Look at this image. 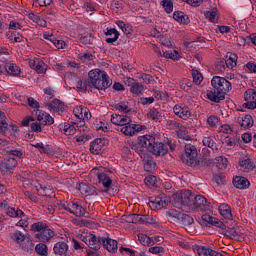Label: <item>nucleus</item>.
<instances>
[{
	"mask_svg": "<svg viewBox=\"0 0 256 256\" xmlns=\"http://www.w3.org/2000/svg\"><path fill=\"white\" fill-rule=\"evenodd\" d=\"M213 90L208 91L207 98L214 103H220L225 99V94L229 93L233 87L231 82L221 76H214L211 81Z\"/></svg>",
	"mask_w": 256,
	"mask_h": 256,
	"instance_id": "nucleus-1",
	"label": "nucleus"
},
{
	"mask_svg": "<svg viewBox=\"0 0 256 256\" xmlns=\"http://www.w3.org/2000/svg\"><path fill=\"white\" fill-rule=\"evenodd\" d=\"M86 81L89 83L90 89H93L94 87V89H98L99 91L109 89L113 83L111 79H109L107 72L99 69L91 70L88 73V79Z\"/></svg>",
	"mask_w": 256,
	"mask_h": 256,
	"instance_id": "nucleus-2",
	"label": "nucleus"
},
{
	"mask_svg": "<svg viewBox=\"0 0 256 256\" xmlns=\"http://www.w3.org/2000/svg\"><path fill=\"white\" fill-rule=\"evenodd\" d=\"M30 231L36 233L34 239L40 243H49L55 237V230L51 229L45 222H36L30 226Z\"/></svg>",
	"mask_w": 256,
	"mask_h": 256,
	"instance_id": "nucleus-3",
	"label": "nucleus"
},
{
	"mask_svg": "<svg viewBox=\"0 0 256 256\" xmlns=\"http://www.w3.org/2000/svg\"><path fill=\"white\" fill-rule=\"evenodd\" d=\"M140 141L142 145H145V147H147L150 153H153V155H156L158 157L167 155V152L169 151L167 145H165L163 142H156L155 137L151 135L140 136Z\"/></svg>",
	"mask_w": 256,
	"mask_h": 256,
	"instance_id": "nucleus-4",
	"label": "nucleus"
},
{
	"mask_svg": "<svg viewBox=\"0 0 256 256\" xmlns=\"http://www.w3.org/2000/svg\"><path fill=\"white\" fill-rule=\"evenodd\" d=\"M195 199V194L190 190H180L174 195V207L181 209L182 211H191V205Z\"/></svg>",
	"mask_w": 256,
	"mask_h": 256,
	"instance_id": "nucleus-5",
	"label": "nucleus"
},
{
	"mask_svg": "<svg viewBox=\"0 0 256 256\" xmlns=\"http://www.w3.org/2000/svg\"><path fill=\"white\" fill-rule=\"evenodd\" d=\"M59 209H64V211H68L71 215H75V217H85V208L79 204L77 201L65 202L62 201L59 204Z\"/></svg>",
	"mask_w": 256,
	"mask_h": 256,
	"instance_id": "nucleus-6",
	"label": "nucleus"
},
{
	"mask_svg": "<svg viewBox=\"0 0 256 256\" xmlns=\"http://www.w3.org/2000/svg\"><path fill=\"white\" fill-rule=\"evenodd\" d=\"M185 153L182 155V161L189 167H197L199 161H197V147L193 144H186L184 147Z\"/></svg>",
	"mask_w": 256,
	"mask_h": 256,
	"instance_id": "nucleus-7",
	"label": "nucleus"
},
{
	"mask_svg": "<svg viewBox=\"0 0 256 256\" xmlns=\"http://www.w3.org/2000/svg\"><path fill=\"white\" fill-rule=\"evenodd\" d=\"M82 241L87 245V247H89V249H94L95 251H99L102 243H105V239L103 237L96 236L91 233L86 236H82Z\"/></svg>",
	"mask_w": 256,
	"mask_h": 256,
	"instance_id": "nucleus-8",
	"label": "nucleus"
},
{
	"mask_svg": "<svg viewBox=\"0 0 256 256\" xmlns=\"http://www.w3.org/2000/svg\"><path fill=\"white\" fill-rule=\"evenodd\" d=\"M209 202L207 198L202 195H196L192 199V204L190 206V211H201L202 213H207L209 211Z\"/></svg>",
	"mask_w": 256,
	"mask_h": 256,
	"instance_id": "nucleus-9",
	"label": "nucleus"
},
{
	"mask_svg": "<svg viewBox=\"0 0 256 256\" xmlns=\"http://www.w3.org/2000/svg\"><path fill=\"white\" fill-rule=\"evenodd\" d=\"M152 211H159L163 207H167V196L165 194H159L158 196H151L148 203Z\"/></svg>",
	"mask_w": 256,
	"mask_h": 256,
	"instance_id": "nucleus-10",
	"label": "nucleus"
},
{
	"mask_svg": "<svg viewBox=\"0 0 256 256\" xmlns=\"http://www.w3.org/2000/svg\"><path fill=\"white\" fill-rule=\"evenodd\" d=\"M145 129V126L139 125V124H129L124 125L122 128H120V133H123L126 137H133L134 135H137V133H141Z\"/></svg>",
	"mask_w": 256,
	"mask_h": 256,
	"instance_id": "nucleus-11",
	"label": "nucleus"
},
{
	"mask_svg": "<svg viewBox=\"0 0 256 256\" xmlns=\"http://www.w3.org/2000/svg\"><path fill=\"white\" fill-rule=\"evenodd\" d=\"M244 100L246 101L243 104L245 109H256V89L250 88L244 93Z\"/></svg>",
	"mask_w": 256,
	"mask_h": 256,
	"instance_id": "nucleus-12",
	"label": "nucleus"
},
{
	"mask_svg": "<svg viewBox=\"0 0 256 256\" xmlns=\"http://www.w3.org/2000/svg\"><path fill=\"white\" fill-rule=\"evenodd\" d=\"M73 114L79 119L80 123H85V121H89V119H91V111L83 105L76 106L73 109Z\"/></svg>",
	"mask_w": 256,
	"mask_h": 256,
	"instance_id": "nucleus-13",
	"label": "nucleus"
},
{
	"mask_svg": "<svg viewBox=\"0 0 256 256\" xmlns=\"http://www.w3.org/2000/svg\"><path fill=\"white\" fill-rule=\"evenodd\" d=\"M107 145V140L105 138L95 139L90 143V153L93 155H99Z\"/></svg>",
	"mask_w": 256,
	"mask_h": 256,
	"instance_id": "nucleus-14",
	"label": "nucleus"
},
{
	"mask_svg": "<svg viewBox=\"0 0 256 256\" xmlns=\"http://www.w3.org/2000/svg\"><path fill=\"white\" fill-rule=\"evenodd\" d=\"M174 114L180 119L187 121L191 117V110L186 105L176 104L173 108Z\"/></svg>",
	"mask_w": 256,
	"mask_h": 256,
	"instance_id": "nucleus-15",
	"label": "nucleus"
},
{
	"mask_svg": "<svg viewBox=\"0 0 256 256\" xmlns=\"http://www.w3.org/2000/svg\"><path fill=\"white\" fill-rule=\"evenodd\" d=\"M97 177L99 183L104 187L105 192L107 193V191L111 189V185H113V180L111 179V176H109V173L107 172H98Z\"/></svg>",
	"mask_w": 256,
	"mask_h": 256,
	"instance_id": "nucleus-16",
	"label": "nucleus"
},
{
	"mask_svg": "<svg viewBox=\"0 0 256 256\" xmlns=\"http://www.w3.org/2000/svg\"><path fill=\"white\" fill-rule=\"evenodd\" d=\"M132 121L131 117L127 115L115 114L111 116V123H113V125H118L119 127H125V125L132 123Z\"/></svg>",
	"mask_w": 256,
	"mask_h": 256,
	"instance_id": "nucleus-17",
	"label": "nucleus"
},
{
	"mask_svg": "<svg viewBox=\"0 0 256 256\" xmlns=\"http://www.w3.org/2000/svg\"><path fill=\"white\" fill-rule=\"evenodd\" d=\"M237 122L243 129H251L253 127V117L249 114H241L237 118Z\"/></svg>",
	"mask_w": 256,
	"mask_h": 256,
	"instance_id": "nucleus-18",
	"label": "nucleus"
},
{
	"mask_svg": "<svg viewBox=\"0 0 256 256\" xmlns=\"http://www.w3.org/2000/svg\"><path fill=\"white\" fill-rule=\"evenodd\" d=\"M53 252L58 256H67L69 253V245L67 242H57L54 244Z\"/></svg>",
	"mask_w": 256,
	"mask_h": 256,
	"instance_id": "nucleus-19",
	"label": "nucleus"
},
{
	"mask_svg": "<svg viewBox=\"0 0 256 256\" xmlns=\"http://www.w3.org/2000/svg\"><path fill=\"white\" fill-rule=\"evenodd\" d=\"M78 190L80 191L81 195H84V197H91L93 195H97V190L95 189V187L85 183H80L78 186Z\"/></svg>",
	"mask_w": 256,
	"mask_h": 256,
	"instance_id": "nucleus-20",
	"label": "nucleus"
},
{
	"mask_svg": "<svg viewBox=\"0 0 256 256\" xmlns=\"http://www.w3.org/2000/svg\"><path fill=\"white\" fill-rule=\"evenodd\" d=\"M233 185L236 187V189H249L251 183L243 176H235L233 178Z\"/></svg>",
	"mask_w": 256,
	"mask_h": 256,
	"instance_id": "nucleus-21",
	"label": "nucleus"
},
{
	"mask_svg": "<svg viewBox=\"0 0 256 256\" xmlns=\"http://www.w3.org/2000/svg\"><path fill=\"white\" fill-rule=\"evenodd\" d=\"M102 239H104V242H102L104 249H106L110 253H115L117 251V240L111 239L109 237H102Z\"/></svg>",
	"mask_w": 256,
	"mask_h": 256,
	"instance_id": "nucleus-22",
	"label": "nucleus"
},
{
	"mask_svg": "<svg viewBox=\"0 0 256 256\" xmlns=\"http://www.w3.org/2000/svg\"><path fill=\"white\" fill-rule=\"evenodd\" d=\"M4 73L12 75V77H19L21 75V68L17 64L6 63L4 66Z\"/></svg>",
	"mask_w": 256,
	"mask_h": 256,
	"instance_id": "nucleus-23",
	"label": "nucleus"
},
{
	"mask_svg": "<svg viewBox=\"0 0 256 256\" xmlns=\"http://www.w3.org/2000/svg\"><path fill=\"white\" fill-rule=\"evenodd\" d=\"M138 239L141 243V245H144V247H153L157 241H159V238L157 237H149L145 234H139Z\"/></svg>",
	"mask_w": 256,
	"mask_h": 256,
	"instance_id": "nucleus-24",
	"label": "nucleus"
},
{
	"mask_svg": "<svg viewBox=\"0 0 256 256\" xmlns=\"http://www.w3.org/2000/svg\"><path fill=\"white\" fill-rule=\"evenodd\" d=\"M139 143L138 144H133L131 149L132 151H135V153H137L140 157V159H143V157H145L148 153V149L147 146L143 145V143L141 142V137L138 138Z\"/></svg>",
	"mask_w": 256,
	"mask_h": 256,
	"instance_id": "nucleus-25",
	"label": "nucleus"
},
{
	"mask_svg": "<svg viewBox=\"0 0 256 256\" xmlns=\"http://www.w3.org/2000/svg\"><path fill=\"white\" fill-rule=\"evenodd\" d=\"M182 215H183V213L179 212L176 209H169L166 211V217H168V221H170V223L181 222Z\"/></svg>",
	"mask_w": 256,
	"mask_h": 256,
	"instance_id": "nucleus-26",
	"label": "nucleus"
},
{
	"mask_svg": "<svg viewBox=\"0 0 256 256\" xmlns=\"http://www.w3.org/2000/svg\"><path fill=\"white\" fill-rule=\"evenodd\" d=\"M225 235L226 237H229V239H234V241H241V239L244 238L243 233L239 232L235 227L227 228Z\"/></svg>",
	"mask_w": 256,
	"mask_h": 256,
	"instance_id": "nucleus-27",
	"label": "nucleus"
},
{
	"mask_svg": "<svg viewBox=\"0 0 256 256\" xmlns=\"http://www.w3.org/2000/svg\"><path fill=\"white\" fill-rule=\"evenodd\" d=\"M133 79H129L130 84V93L132 95H143V91L145 90V86L139 82H133Z\"/></svg>",
	"mask_w": 256,
	"mask_h": 256,
	"instance_id": "nucleus-28",
	"label": "nucleus"
},
{
	"mask_svg": "<svg viewBox=\"0 0 256 256\" xmlns=\"http://www.w3.org/2000/svg\"><path fill=\"white\" fill-rule=\"evenodd\" d=\"M144 163V169L151 173V171H155V167H157V163H155V160H153V157L149 156L147 154L146 156H143L141 158Z\"/></svg>",
	"mask_w": 256,
	"mask_h": 256,
	"instance_id": "nucleus-29",
	"label": "nucleus"
},
{
	"mask_svg": "<svg viewBox=\"0 0 256 256\" xmlns=\"http://www.w3.org/2000/svg\"><path fill=\"white\" fill-rule=\"evenodd\" d=\"M46 107H48L50 111H55L56 113H59V111H64L65 104L59 99H54L52 102L47 103Z\"/></svg>",
	"mask_w": 256,
	"mask_h": 256,
	"instance_id": "nucleus-30",
	"label": "nucleus"
},
{
	"mask_svg": "<svg viewBox=\"0 0 256 256\" xmlns=\"http://www.w3.org/2000/svg\"><path fill=\"white\" fill-rule=\"evenodd\" d=\"M218 211L224 219H228L229 221L233 219V213L231 212V206H229V204H221L218 207Z\"/></svg>",
	"mask_w": 256,
	"mask_h": 256,
	"instance_id": "nucleus-31",
	"label": "nucleus"
},
{
	"mask_svg": "<svg viewBox=\"0 0 256 256\" xmlns=\"http://www.w3.org/2000/svg\"><path fill=\"white\" fill-rule=\"evenodd\" d=\"M239 165L243 171L249 173V171H253L255 169V162L251 160V158H245L239 161Z\"/></svg>",
	"mask_w": 256,
	"mask_h": 256,
	"instance_id": "nucleus-32",
	"label": "nucleus"
},
{
	"mask_svg": "<svg viewBox=\"0 0 256 256\" xmlns=\"http://www.w3.org/2000/svg\"><path fill=\"white\" fill-rule=\"evenodd\" d=\"M173 19L178 23H183V25H189V23H191L189 16L184 14L182 11H175L173 13Z\"/></svg>",
	"mask_w": 256,
	"mask_h": 256,
	"instance_id": "nucleus-33",
	"label": "nucleus"
},
{
	"mask_svg": "<svg viewBox=\"0 0 256 256\" xmlns=\"http://www.w3.org/2000/svg\"><path fill=\"white\" fill-rule=\"evenodd\" d=\"M6 37L11 43H21L23 41V35L17 31L6 32Z\"/></svg>",
	"mask_w": 256,
	"mask_h": 256,
	"instance_id": "nucleus-34",
	"label": "nucleus"
},
{
	"mask_svg": "<svg viewBox=\"0 0 256 256\" xmlns=\"http://www.w3.org/2000/svg\"><path fill=\"white\" fill-rule=\"evenodd\" d=\"M194 251L197 253L198 256H211V252H213V249L207 247V246H194Z\"/></svg>",
	"mask_w": 256,
	"mask_h": 256,
	"instance_id": "nucleus-35",
	"label": "nucleus"
},
{
	"mask_svg": "<svg viewBox=\"0 0 256 256\" xmlns=\"http://www.w3.org/2000/svg\"><path fill=\"white\" fill-rule=\"evenodd\" d=\"M194 251L197 253L198 256H211V252H213V249L207 247V246H194Z\"/></svg>",
	"mask_w": 256,
	"mask_h": 256,
	"instance_id": "nucleus-36",
	"label": "nucleus"
},
{
	"mask_svg": "<svg viewBox=\"0 0 256 256\" xmlns=\"http://www.w3.org/2000/svg\"><path fill=\"white\" fill-rule=\"evenodd\" d=\"M60 129L63 131L64 135L67 136L75 135L77 133V128H75V125L69 123L62 124Z\"/></svg>",
	"mask_w": 256,
	"mask_h": 256,
	"instance_id": "nucleus-37",
	"label": "nucleus"
},
{
	"mask_svg": "<svg viewBox=\"0 0 256 256\" xmlns=\"http://www.w3.org/2000/svg\"><path fill=\"white\" fill-rule=\"evenodd\" d=\"M10 239L18 245H21L23 241H25V234L19 230H15L13 233H10Z\"/></svg>",
	"mask_w": 256,
	"mask_h": 256,
	"instance_id": "nucleus-38",
	"label": "nucleus"
},
{
	"mask_svg": "<svg viewBox=\"0 0 256 256\" xmlns=\"http://www.w3.org/2000/svg\"><path fill=\"white\" fill-rule=\"evenodd\" d=\"M105 35L110 36L109 38H106V43H115V41H117V39H119V31H117V29L115 28H108L107 32H105ZM112 35H114V37H111Z\"/></svg>",
	"mask_w": 256,
	"mask_h": 256,
	"instance_id": "nucleus-39",
	"label": "nucleus"
},
{
	"mask_svg": "<svg viewBox=\"0 0 256 256\" xmlns=\"http://www.w3.org/2000/svg\"><path fill=\"white\" fill-rule=\"evenodd\" d=\"M6 215L12 218H21V217H25V212L22 211L21 209L15 210V208L9 207L6 209Z\"/></svg>",
	"mask_w": 256,
	"mask_h": 256,
	"instance_id": "nucleus-40",
	"label": "nucleus"
},
{
	"mask_svg": "<svg viewBox=\"0 0 256 256\" xmlns=\"http://www.w3.org/2000/svg\"><path fill=\"white\" fill-rule=\"evenodd\" d=\"M204 147H209L212 151H217V143L211 136H205L202 140Z\"/></svg>",
	"mask_w": 256,
	"mask_h": 256,
	"instance_id": "nucleus-41",
	"label": "nucleus"
},
{
	"mask_svg": "<svg viewBox=\"0 0 256 256\" xmlns=\"http://www.w3.org/2000/svg\"><path fill=\"white\" fill-rule=\"evenodd\" d=\"M3 167L10 170L14 169V167H17V159L8 157L2 164H0V169H3Z\"/></svg>",
	"mask_w": 256,
	"mask_h": 256,
	"instance_id": "nucleus-42",
	"label": "nucleus"
},
{
	"mask_svg": "<svg viewBox=\"0 0 256 256\" xmlns=\"http://www.w3.org/2000/svg\"><path fill=\"white\" fill-rule=\"evenodd\" d=\"M116 25L123 31L124 35H131L133 33V27L129 24H125L123 21H117Z\"/></svg>",
	"mask_w": 256,
	"mask_h": 256,
	"instance_id": "nucleus-43",
	"label": "nucleus"
},
{
	"mask_svg": "<svg viewBox=\"0 0 256 256\" xmlns=\"http://www.w3.org/2000/svg\"><path fill=\"white\" fill-rule=\"evenodd\" d=\"M153 97L158 101H167L169 99V93L167 91L153 90Z\"/></svg>",
	"mask_w": 256,
	"mask_h": 256,
	"instance_id": "nucleus-44",
	"label": "nucleus"
},
{
	"mask_svg": "<svg viewBox=\"0 0 256 256\" xmlns=\"http://www.w3.org/2000/svg\"><path fill=\"white\" fill-rule=\"evenodd\" d=\"M205 17L206 19H208L209 21H211V23H217L219 16H217V8H213L210 11H207L205 13Z\"/></svg>",
	"mask_w": 256,
	"mask_h": 256,
	"instance_id": "nucleus-45",
	"label": "nucleus"
},
{
	"mask_svg": "<svg viewBox=\"0 0 256 256\" xmlns=\"http://www.w3.org/2000/svg\"><path fill=\"white\" fill-rule=\"evenodd\" d=\"M176 133L180 139H185V141L191 140V136L187 135V127L183 126V124L176 130Z\"/></svg>",
	"mask_w": 256,
	"mask_h": 256,
	"instance_id": "nucleus-46",
	"label": "nucleus"
},
{
	"mask_svg": "<svg viewBox=\"0 0 256 256\" xmlns=\"http://www.w3.org/2000/svg\"><path fill=\"white\" fill-rule=\"evenodd\" d=\"M35 251L38 255L47 256L49 249L45 245V242H42L35 246Z\"/></svg>",
	"mask_w": 256,
	"mask_h": 256,
	"instance_id": "nucleus-47",
	"label": "nucleus"
},
{
	"mask_svg": "<svg viewBox=\"0 0 256 256\" xmlns=\"http://www.w3.org/2000/svg\"><path fill=\"white\" fill-rule=\"evenodd\" d=\"M237 59H238L237 54L231 53L229 55V58L224 63H226V66L229 69H233V67H237Z\"/></svg>",
	"mask_w": 256,
	"mask_h": 256,
	"instance_id": "nucleus-48",
	"label": "nucleus"
},
{
	"mask_svg": "<svg viewBox=\"0 0 256 256\" xmlns=\"http://www.w3.org/2000/svg\"><path fill=\"white\" fill-rule=\"evenodd\" d=\"M180 221L182 225H184V227H189L190 225H193V223H195V220L189 214H182V216L180 217Z\"/></svg>",
	"mask_w": 256,
	"mask_h": 256,
	"instance_id": "nucleus-49",
	"label": "nucleus"
},
{
	"mask_svg": "<svg viewBox=\"0 0 256 256\" xmlns=\"http://www.w3.org/2000/svg\"><path fill=\"white\" fill-rule=\"evenodd\" d=\"M179 85H180V89H182L183 91H186V93H189V91H191V87H193V82L185 78L180 81Z\"/></svg>",
	"mask_w": 256,
	"mask_h": 256,
	"instance_id": "nucleus-50",
	"label": "nucleus"
},
{
	"mask_svg": "<svg viewBox=\"0 0 256 256\" xmlns=\"http://www.w3.org/2000/svg\"><path fill=\"white\" fill-rule=\"evenodd\" d=\"M77 89L81 91L82 93H85L86 91H90L91 87L89 85V82L87 80H79L76 84Z\"/></svg>",
	"mask_w": 256,
	"mask_h": 256,
	"instance_id": "nucleus-51",
	"label": "nucleus"
},
{
	"mask_svg": "<svg viewBox=\"0 0 256 256\" xmlns=\"http://www.w3.org/2000/svg\"><path fill=\"white\" fill-rule=\"evenodd\" d=\"M192 78L195 85H201L203 82V74L199 70H192Z\"/></svg>",
	"mask_w": 256,
	"mask_h": 256,
	"instance_id": "nucleus-52",
	"label": "nucleus"
},
{
	"mask_svg": "<svg viewBox=\"0 0 256 256\" xmlns=\"http://www.w3.org/2000/svg\"><path fill=\"white\" fill-rule=\"evenodd\" d=\"M163 57H165L166 59H173V61H177L179 60V52H177V50L165 51L163 53Z\"/></svg>",
	"mask_w": 256,
	"mask_h": 256,
	"instance_id": "nucleus-53",
	"label": "nucleus"
},
{
	"mask_svg": "<svg viewBox=\"0 0 256 256\" xmlns=\"http://www.w3.org/2000/svg\"><path fill=\"white\" fill-rule=\"evenodd\" d=\"M148 118L152 119L153 121H159V119H161V112L158 111L155 108H152L149 112H148Z\"/></svg>",
	"mask_w": 256,
	"mask_h": 256,
	"instance_id": "nucleus-54",
	"label": "nucleus"
},
{
	"mask_svg": "<svg viewBox=\"0 0 256 256\" xmlns=\"http://www.w3.org/2000/svg\"><path fill=\"white\" fill-rule=\"evenodd\" d=\"M215 159L220 169H227V166L229 165V161L227 160V158L223 156H218Z\"/></svg>",
	"mask_w": 256,
	"mask_h": 256,
	"instance_id": "nucleus-55",
	"label": "nucleus"
},
{
	"mask_svg": "<svg viewBox=\"0 0 256 256\" xmlns=\"http://www.w3.org/2000/svg\"><path fill=\"white\" fill-rule=\"evenodd\" d=\"M162 7L166 11V13H173V1L171 0H163Z\"/></svg>",
	"mask_w": 256,
	"mask_h": 256,
	"instance_id": "nucleus-56",
	"label": "nucleus"
},
{
	"mask_svg": "<svg viewBox=\"0 0 256 256\" xmlns=\"http://www.w3.org/2000/svg\"><path fill=\"white\" fill-rule=\"evenodd\" d=\"M35 7H49L53 0H33Z\"/></svg>",
	"mask_w": 256,
	"mask_h": 256,
	"instance_id": "nucleus-57",
	"label": "nucleus"
},
{
	"mask_svg": "<svg viewBox=\"0 0 256 256\" xmlns=\"http://www.w3.org/2000/svg\"><path fill=\"white\" fill-rule=\"evenodd\" d=\"M207 124L209 127H217V125H219V118L215 115H211L207 118Z\"/></svg>",
	"mask_w": 256,
	"mask_h": 256,
	"instance_id": "nucleus-58",
	"label": "nucleus"
},
{
	"mask_svg": "<svg viewBox=\"0 0 256 256\" xmlns=\"http://www.w3.org/2000/svg\"><path fill=\"white\" fill-rule=\"evenodd\" d=\"M115 109L117 111H121V113H129V111H131V109L129 108V106H127L125 103L120 102L118 104L115 105Z\"/></svg>",
	"mask_w": 256,
	"mask_h": 256,
	"instance_id": "nucleus-59",
	"label": "nucleus"
},
{
	"mask_svg": "<svg viewBox=\"0 0 256 256\" xmlns=\"http://www.w3.org/2000/svg\"><path fill=\"white\" fill-rule=\"evenodd\" d=\"M155 223H157V221H155L151 215H142V224L155 225Z\"/></svg>",
	"mask_w": 256,
	"mask_h": 256,
	"instance_id": "nucleus-60",
	"label": "nucleus"
},
{
	"mask_svg": "<svg viewBox=\"0 0 256 256\" xmlns=\"http://www.w3.org/2000/svg\"><path fill=\"white\" fill-rule=\"evenodd\" d=\"M36 69L35 71L37 73H46L47 72V68H45V62H43L42 60H38V62H36Z\"/></svg>",
	"mask_w": 256,
	"mask_h": 256,
	"instance_id": "nucleus-61",
	"label": "nucleus"
},
{
	"mask_svg": "<svg viewBox=\"0 0 256 256\" xmlns=\"http://www.w3.org/2000/svg\"><path fill=\"white\" fill-rule=\"evenodd\" d=\"M78 59L82 63H86V61H91L93 59V54H91V53H80V54H78Z\"/></svg>",
	"mask_w": 256,
	"mask_h": 256,
	"instance_id": "nucleus-62",
	"label": "nucleus"
},
{
	"mask_svg": "<svg viewBox=\"0 0 256 256\" xmlns=\"http://www.w3.org/2000/svg\"><path fill=\"white\" fill-rule=\"evenodd\" d=\"M21 23L17 22L16 20H12L9 23V30L8 31H19V29H22Z\"/></svg>",
	"mask_w": 256,
	"mask_h": 256,
	"instance_id": "nucleus-63",
	"label": "nucleus"
},
{
	"mask_svg": "<svg viewBox=\"0 0 256 256\" xmlns=\"http://www.w3.org/2000/svg\"><path fill=\"white\" fill-rule=\"evenodd\" d=\"M93 41H94V38H93V35L91 34L80 38V43H83V45H93Z\"/></svg>",
	"mask_w": 256,
	"mask_h": 256,
	"instance_id": "nucleus-64",
	"label": "nucleus"
}]
</instances>
